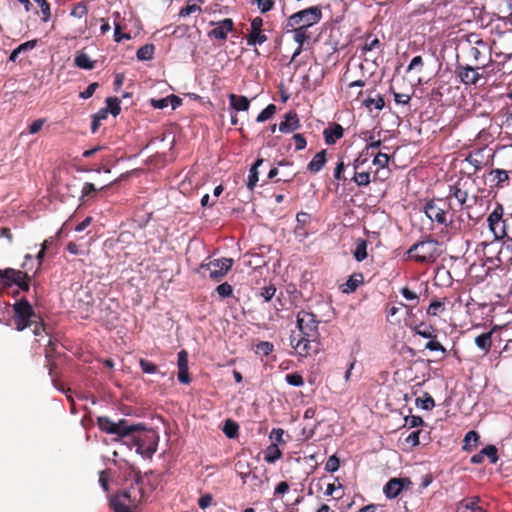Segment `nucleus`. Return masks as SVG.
Wrapping results in <instances>:
<instances>
[{
  "mask_svg": "<svg viewBox=\"0 0 512 512\" xmlns=\"http://www.w3.org/2000/svg\"><path fill=\"white\" fill-rule=\"evenodd\" d=\"M297 330L290 335V345L296 354L307 357L318 350V339L320 336L319 321L312 312L301 310L296 316Z\"/></svg>",
  "mask_w": 512,
  "mask_h": 512,
  "instance_id": "nucleus-1",
  "label": "nucleus"
},
{
  "mask_svg": "<svg viewBox=\"0 0 512 512\" xmlns=\"http://www.w3.org/2000/svg\"><path fill=\"white\" fill-rule=\"evenodd\" d=\"M467 42L466 55L471 64L491 69L494 61L492 59V48L489 43L474 34L468 37Z\"/></svg>",
  "mask_w": 512,
  "mask_h": 512,
  "instance_id": "nucleus-2",
  "label": "nucleus"
},
{
  "mask_svg": "<svg viewBox=\"0 0 512 512\" xmlns=\"http://www.w3.org/2000/svg\"><path fill=\"white\" fill-rule=\"evenodd\" d=\"M493 69L481 67L474 64H462L457 62L455 65V74L465 86H482L487 83Z\"/></svg>",
  "mask_w": 512,
  "mask_h": 512,
  "instance_id": "nucleus-3",
  "label": "nucleus"
},
{
  "mask_svg": "<svg viewBox=\"0 0 512 512\" xmlns=\"http://www.w3.org/2000/svg\"><path fill=\"white\" fill-rule=\"evenodd\" d=\"M451 209V203L447 199L434 198L426 202L424 212L426 216L439 225H443L450 229H459L456 227L455 222L451 219L448 220L447 214Z\"/></svg>",
  "mask_w": 512,
  "mask_h": 512,
  "instance_id": "nucleus-4",
  "label": "nucleus"
},
{
  "mask_svg": "<svg viewBox=\"0 0 512 512\" xmlns=\"http://www.w3.org/2000/svg\"><path fill=\"white\" fill-rule=\"evenodd\" d=\"M97 425L102 432L116 435V440L121 441L142 428L141 424H129L126 419H120L118 422H114L108 416L97 417Z\"/></svg>",
  "mask_w": 512,
  "mask_h": 512,
  "instance_id": "nucleus-5",
  "label": "nucleus"
},
{
  "mask_svg": "<svg viewBox=\"0 0 512 512\" xmlns=\"http://www.w3.org/2000/svg\"><path fill=\"white\" fill-rule=\"evenodd\" d=\"M437 240L426 238L413 244L406 252L409 259L417 263H433L440 255Z\"/></svg>",
  "mask_w": 512,
  "mask_h": 512,
  "instance_id": "nucleus-6",
  "label": "nucleus"
},
{
  "mask_svg": "<svg viewBox=\"0 0 512 512\" xmlns=\"http://www.w3.org/2000/svg\"><path fill=\"white\" fill-rule=\"evenodd\" d=\"M141 427L142 428L137 431L140 432L138 435L133 433L127 439L135 446L138 454L151 458L157 450L159 437L155 431L146 430L143 425H141Z\"/></svg>",
  "mask_w": 512,
  "mask_h": 512,
  "instance_id": "nucleus-7",
  "label": "nucleus"
},
{
  "mask_svg": "<svg viewBox=\"0 0 512 512\" xmlns=\"http://www.w3.org/2000/svg\"><path fill=\"white\" fill-rule=\"evenodd\" d=\"M143 497L140 489L133 485L129 489L120 491L110 499V507L114 512H135L137 504Z\"/></svg>",
  "mask_w": 512,
  "mask_h": 512,
  "instance_id": "nucleus-8",
  "label": "nucleus"
},
{
  "mask_svg": "<svg viewBox=\"0 0 512 512\" xmlns=\"http://www.w3.org/2000/svg\"><path fill=\"white\" fill-rule=\"evenodd\" d=\"M13 323L17 331H23L26 328L33 326L36 319H40L34 311L33 306L25 298L17 301L13 305Z\"/></svg>",
  "mask_w": 512,
  "mask_h": 512,
  "instance_id": "nucleus-9",
  "label": "nucleus"
},
{
  "mask_svg": "<svg viewBox=\"0 0 512 512\" xmlns=\"http://www.w3.org/2000/svg\"><path fill=\"white\" fill-rule=\"evenodd\" d=\"M322 19V10L319 6H311L292 14L286 23V27L303 26L309 29Z\"/></svg>",
  "mask_w": 512,
  "mask_h": 512,
  "instance_id": "nucleus-10",
  "label": "nucleus"
},
{
  "mask_svg": "<svg viewBox=\"0 0 512 512\" xmlns=\"http://www.w3.org/2000/svg\"><path fill=\"white\" fill-rule=\"evenodd\" d=\"M414 334L419 335L423 338L429 339L425 344V348L430 351H440L442 354H446V348L437 340V329L430 324L421 322L412 327Z\"/></svg>",
  "mask_w": 512,
  "mask_h": 512,
  "instance_id": "nucleus-11",
  "label": "nucleus"
},
{
  "mask_svg": "<svg viewBox=\"0 0 512 512\" xmlns=\"http://www.w3.org/2000/svg\"><path fill=\"white\" fill-rule=\"evenodd\" d=\"M232 265L233 260L231 258H221L201 264L200 269L209 271V278L219 282L231 270Z\"/></svg>",
  "mask_w": 512,
  "mask_h": 512,
  "instance_id": "nucleus-12",
  "label": "nucleus"
},
{
  "mask_svg": "<svg viewBox=\"0 0 512 512\" xmlns=\"http://www.w3.org/2000/svg\"><path fill=\"white\" fill-rule=\"evenodd\" d=\"M504 208L501 204H497L494 210L487 218L490 231L495 239H503L507 236L506 221L503 219Z\"/></svg>",
  "mask_w": 512,
  "mask_h": 512,
  "instance_id": "nucleus-13",
  "label": "nucleus"
},
{
  "mask_svg": "<svg viewBox=\"0 0 512 512\" xmlns=\"http://www.w3.org/2000/svg\"><path fill=\"white\" fill-rule=\"evenodd\" d=\"M467 182L458 180L454 185L450 186L449 194L447 199L455 198L462 209H470L477 201V196L472 197V201L469 199V191L467 188Z\"/></svg>",
  "mask_w": 512,
  "mask_h": 512,
  "instance_id": "nucleus-14",
  "label": "nucleus"
},
{
  "mask_svg": "<svg viewBox=\"0 0 512 512\" xmlns=\"http://www.w3.org/2000/svg\"><path fill=\"white\" fill-rule=\"evenodd\" d=\"M413 483L410 478H391L383 487V493L388 499L396 498L403 490L410 489Z\"/></svg>",
  "mask_w": 512,
  "mask_h": 512,
  "instance_id": "nucleus-15",
  "label": "nucleus"
},
{
  "mask_svg": "<svg viewBox=\"0 0 512 512\" xmlns=\"http://www.w3.org/2000/svg\"><path fill=\"white\" fill-rule=\"evenodd\" d=\"M251 31L246 37L248 46L262 45L267 41V35L263 32V19L255 17L251 20Z\"/></svg>",
  "mask_w": 512,
  "mask_h": 512,
  "instance_id": "nucleus-16",
  "label": "nucleus"
},
{
  "mask_svg": "<svg viewBox=\"0 0 512 512\" xmlns=\"http://www.w3.org/2000/svg\"><path fill=\"white\" fill-rule=\"evenodd\" d=\"M215 24L216 27L208 32L210 38L226 40L228 33L234 30V22L230 18H225Z\"/></svg>",
  "mask_w": 512,
  "mask_h": 512,
  "instance_id": "nucleus-17",
  "label": "nucleus"
},
{
  "mask_svg": "<svg viewBox=\"0 0 512 512\" xmlns=\"http://www.w3.org/2000/svg\"><path fill=\"white\" fill-rule=\"evenodd\" d=\"M287 32H293L294 41L298 44L297 49L295 50L291 61H293L298 55L301 54L303 50V45L306 41L310 39V34L308 32L307 28H304L303 26H296V27H286Z\"/></svg>",
  "mask_w": 512,
  "mask_h": 512,
  "instance_id": "nucleus-18",
  "label": "nucleus"
},
{
  "mask_svg": "<svg viewBox=\"0 0 512 512\" xmlns=\"http://www.w3.org/2000/svg\"><path fill=\"white\" fill-rule=\"evenodd\" d=\"M279 131L282 133H291L300 128V121L297 113L291 110L285 114V120L279 126Z\"/></svg>",
  "mask_w": 512,
  "mask_h": 512,
  "instance_id": "nucleus-19",
  "label": "nucleus"
},
{
  "mask_svg": "<svg viewBox=\"0 0 512 512\" xmlns=\"http://www.w3.org/2000/svg\"><path fill=\"white\" fill-rule=\"evenodd\" d=\"M344 135V129L340 124L334 123L323 131L325 143L327 145L335 144Z\"/></svg>",
  "mask_w": 512,
  "mask_h": 512,
  "instance_id": "nucleus-20",
  "label": "nucleus"
},
{
  "mask_svg": "<svg viewBox=\"0 0 512 512\" xmlns=\"http://www.w3.org/2000/svg\"><path fill=\"white\" fill-rule=\"evenodd\" d=\"M15 273L17 275L11 276L8 279L7 286H11L12 284L17 285L21 290L28 291L30 288V280L31 276L27 272H23L21 270H16Z\"/></svg>",
  "mask_w": 512,
  "mask_h": 512,
  "instance_id": "nucleus-21",
  "label": "nucleus"
},
{
  "mask_svg": "<svg viewBox=\"0 0 512 512\" xmlns=\"http://www.w3.org/2000/svg\"><path fill=\"white\" fill-rule=\"evenodd\" d=\"M480 499L478 497H472L463 499L457 506L456 512H485V510L479 505Z\"/></svg>",
  "mask_w": 512,
  "mask_h": 512,
  "instance_id": "nucleus-22",
  "label": "nucleus"
},
{
  "mask_svg": "<svg viewBox=\"0 0 512 512\" xmlns=\"http://www.w3.org/2000/svg\"><path fill=\"white\" fill-rule=\"evenodd\" d=\"M229 106L235 111H248L250 108V100L243 95L229 94Z\"/></svg>",
  "mask_w": 512,
  "mask_h": 512,
  "instance_id": "nucleus-23",
  "label": "nucleus"
},
{
  "mask_svg": "<svg viewBox=\"0 0 512 512\" xmlns=\"http://www.w3.org/2000/svg\"><path fill=\"white\" fill-rule=\"evenodd\" d=\"M327 151L325 149L319 151L315 154L312 160L307 165V170L313 174L320 172L325 166Z\"/></svg>",
  "mask_w": 512,
  "mask_h": 512,
  "instance_id": "nucleus-24",
  "label": "nucleus"
},
{
  "mask_svg": "<svg viewBox=\"0 0 512 512\" xmlns=\"http://www.w3.org/2000/svg\"><path fill=\"white\" fill-rule=\"evenodd\" d=\"M363 275L362 273H354L352 274L348 280L341 285L342 292L344 293H353L357 290V288L363 284Z\"/></svg>",
  "mask_w": 512,
  "mask_h": 512,
  "instance_id": "nucleus-25",
  "label": "nucleus"
},
{
  "mask_svg": "<svg viewBox=\"0 0 512 512\" xmlns=\"http://www.w3.org/2000/svg\"><path fill=\"white\" fill-rule=\"evenodd\" d=\"M96 61L91 60L90 57L83 51L77 52L74 58V64L76 67L85 70H92L95 68Z\"/></svg>",
  "mask_w": 512,
  "mask_h": 512,
  "instance_id": "nucleus-26",
  "label": "nucleus"
},
{
  "mask_svg": "<svg viewBox=\"0 0 512 512\" xmlns=\"http://www.w3.org/2000/svg\"><path fill=\"white\" fill-rule=\"evenodd\" d=\"M479 439L480 436L476 431L471 430L467 432L463 440V450L471 452L473 449L477 448Z\"/></svg>",
  "mask_w": 512,
  "mask_h": 512,
  "instance_id": "nucleus-27",
  "label": "nucleus"
},
{
  "mask_svg": "<svg viewBox=\"0 0 512 512\" xmlns=\"http://www.w3.org/2000/svg\"><path fill=\"white\" fill-rule=\"evenodd\" d=\"M282 457V451L279 449L277 443H271L264 452V460L267 463L273 464Z\"/></svg>",
  "mask_w": 512,
  "mask_h": 512,
  "instance_id": "nucleus-28",
  "label": "nucleus"
},
{
  "mask_svg": "<svg viewBox=\"0 0 512 512\" xmlns=\"http://www.w3.org/2000/svg\"><path fill=\"white\" fill-rule=\"evenodd\" d=\"M492 331L482 333L478 335L475 338V344L476 346L484 351L485 353H488L492 346Z\"/></svg>",
  "mask_w": 512,
  "mask_h": 512,
  "instance_id": "nucleus-29",
  "label": "nucleus"
},
{
  "mask_svg": "<svg viewBox=\"0 0 512 512\" xmlns=\"http://www.w3.org/2000/svg\"><path fill=\"white\" fill-rule=\"evenodd\" d=\"M263 161L264 160L262 158H258L250 168L249 176H248V180H247V188L250 191H253V189L255 188V186L258 182V174H259L258 167L262 165Z\"/></svg>",
  "mask_w": 512,
  "mask_h": 512,
  "instance_id": "nucleus-30",
  "label": "nucleus"
},
{
  "mask_svg": "<svg viewBox=\"0 0 512 512\" xmlns=\"http://www.w3.org/2000/svg\"><path fill=\"white\" fill-rule=\"evenodd\" d=\"M352 181H354L358 187H366L372 181L371 174L368 171H354Z\"/></svg>",
  "mask_w": 512,
  "mask_h": 512,
  "instance_id": "nucleus-31",
  "label": "nucleus"
},
{
  "mask_svg": "<svg viewBox=\"0 0 512 512\" xmlns=\"http://www.w3.org/2000/svg\"><path fill=\"white\" fill-rule=\"evenodd\" d=\"M155 46L153 44H145L137 50V58L141 61H148L153 59Z\"/></svg>",
  "mask_w": 512,
  "mask_h": 512,
  "instance_id": "nucleus-32",
  "label": "nucleus"
},
{
  "mask_svg": "<svg viewBox=\"0 0 512 512\" xmlns=\"http://www.w3.org/2000/svg\"><path fill=\"white\" fill-rule=\"evenodd\" d=\"M354 258L361 262L367 258V241L364 239H357L354 250Z\"/></svg>",
  "mask_w": 512,
  "mask_h": 512,
  "instance_id": "nucleus-33",
  "label": "nucleus"
},
{
  "mask_svg": "<svg viewBox=\"0 0 512 512\" xmlns=\"http://www.w3.org/2000/svg\"><path fill=\"white\" fill-rule=\"evenodd\" d=\"M40 9L41 21L47 23L51 19V5L47 0H34Z\"/></svg>",
  "mask_w": 512,
  "mask_h": 512,
  "instance_id": "nucleus-34",
  "label": "nucleus"
},
{
  "mask_svg": "<svg viewBox=\"0 0 512 512\" xmlns=\"http://www.w3.org/2000/svg\"><path fill=\"white\" fill-rule=\"evenodd\" d=\"M223 433L230 439L235 438L238 435L239 425L231 420L227 419L223 426Z\"/></svg>",
  "mask_w": 512,
  "mask_h": 512,
  "instance_id": "nucleus-35",
  "label": "nucleus"
},
{
  "mask_svg": "<svg viewBox=\"0 0 512 512\" xmlns=\"http://www.w3.org/2000/svg\"><path fill=\"white\" fill-rule=\"evenodd\" d=\"M445 311V303L441 300H432L429 304L426 313L430 316H438Z\"/></svg>",
  "mask_w": 512,
  "mask_h": 512,
  "instance_id": "nucleus-36",
  "label": "nucleus"
},
{
  "mask_svg": "<svg viewBox=\"0 0 512 512\" xmlns=\"http://www.w3.org/2000/svg\"><path fill=\"white\" fill-rule=\"evenodd\" d=\"M201 12V6L194 2V0H190L187 2L186 6L183 7L180 10L179 15L181 17H187L194 13H200Z\"/></svg>",
  "mask_w": 512,
  "mask_h": 512,
  "instance_id": "nucleus-37",
  "label": "nucleus"
},
{
  "mask_svg": "<svg viewBox=\"0 0 512 512\" xmlns=\"http://www.w3.org/2000/svg\"><path fill=\"white\" fill-rule=\"evenodd\" d=\"M276 105L275 104H269L265 109H263L257 116L256 121L257 122H265L266 120L272 118L274 114L276 113Z\"/></svg>",
  "mask_w": 512,
  "mask_h": 512,
  "instance_id": "nucleus-38",
  "label": "nucleus"
},
{
  "mask_svg": "<svg viewBox=\"0 0 512 512\" xmlns=\"http://www.w3.org/2000/svg\"><path fill=\"white\" fill-rule=\"evenodd\" d=\"M366 108L371 109L374 106L377 110H382L385 106L384 98L381 95H377V98H367L363 101Z\"/></svg>",
  "mask_w": 512,
  "mask_h": 512,
  "instance_id": "nucleus-39",
  "label": "nucleus"
},
{
  "mask_svg": "<svg viewBox=\"0 0 512 512\" xmlns=\"http://www.w3.org/2000/svg\"><path fill=\"white\" fill-rule=\"evenodd\" d=\"M107 107L105 109L108 110L113 116H117L120 111V101L117 97H108L106 99Z\"/></svg>",
  "mask_w": 512,
  "mask_h": 512,
  "instance_id": "nucleus-40",
  "label": "nucleus"
},
{
  "mask_svg": "<svg viewBox=\"0 0 512 512\" xmlns=\"http://www.w3.org/2000/svg\"><path fill=\"white\" fill-rule=\"evenodd\" d=\"M88 14V7L85 2H78L74 4L70 15L76 18L85 17Z\"/></svg>",
  "mask_w": 512,
  "mask_h": 512,
  "instance_id": "nucleus-41",
  "label": "nucleus"
},
{
  "mask_svg": "<svg viewBox=\"0 0 512 512\" xmlns=\"http://www.w3.org/2000/svg\"><path fill=\"white\" fill-rule=\"evenodd\" d=\"M416 404L424 410H432L435 406V401L430 394L425 393L424 399H416Z\"/></svg>",
  "mask_w": 512,
  "mask_h": 512,
  "instance_id": "nucleus-42",
  "label": "nucleus"
},
{
  "mask_svg": "<svg viewBox=\"0 0 512 512\" xmlns=\"http://www.w3.org/2000/svg\"><path fill=\"white\" fill-rule=\"evenodd\" d=\"M480 452L484 458L488 457L491 463L495 464L498 461L497 448L494 445H487Z\"/></svg>",
  "mask_w": 512,
  "mask_h": 512,
  "instance_id": "nucleus-43",
  "label": "nucleus"
},
{
  "mask_svg": "<svg viewBox=\"0 0 512 512\" xmlns=\"http://www.w3.org/2000/svg\"><path fill=\"white\" fill-rule=\"evenodd\" d=\"M286 382L291 386L300 387L304 385V379L300 373H289L285 376Z\"/></svg>",
  "mask_w": 512,
  "mask_h": 512,
  "instance_id": "nucleus-44",
  "label": "nucleus"
},
{
  "mask_svg": "<svg viewBox=\"0 0 512 512\" xmlns=\"http://www.w3.org/2000/svg\"><path fill=\"white\" fill-rule=\"evenodd\" d=\"M274 349L272 343L268 341H261L256 345V353L263 356H268Z\"/></svg>",
  "mask_w": 512,
  "mask_h": 512,
  "instance_id": "nucleus-45",
  "label": "nucleus"
},
{
  "mask_svg": "<svg viewBox=\"0 0 512 512\" xmlns=\"http://www.w3.org/2000/svg\"><path fill=\"white\" fill-rule=\"evenodd\" d=\"M97 191L98 189L94 186L93 183L86 182L82 188L81 199L85 201V198H93Z\"/></svg>",
  "mask_w": 512,
  "mask_h": 512,
  "instance_id": "nucleus-46",
  "label": "nucleus"
},
{
  "mask_svg": "<svg viewBox=\"0 0 512 512\" xmlns=\"http://www.w3.org/2000/svg\"><path fill=\"white\" fill-rule=\"evenodd\" d=\"M344 171H345V164H344L343 161H339L336 164V167H335L334 172H333L334 179L337 180V181H342L343 183H346V181L348 179L344 175Z\"/></svg>",
  "mask_w": 512,
  "mask_h": 512,
  "instance_id": "nucleus-47",
  "label": "nucleus"
},
{
  "mask_svg": "<svg viewBox=\"0 0 512 512\" xmlns=\"http://www.w3.org/2000/svg\"><path fill=\"white\" fill-rule=\"evenodd\" d=\"M340 467V460L336 455L330 456L325 463V470L327 472H336Z\"/></svg>",
  "mask_w": 512,
  "mask_h": 512,
  "instance_id": "nucleus-48",
  "label": "nucleus"
},
{
  "mask_svg": "<svg viewBox=\"0 0 512 512\" xmlns=\"http://www.w3.org/2000/svg\"><path fill=\"white\" fill-rule=\"evenodd\" d=\"M389 161L390 157L388 154L378 152L373 159V164L380 168H386L388 166Z\"/></svg>",
  "mask_w": 512,
  "mask_h": 512,
  "instance_id": "nucleus-49",
  "label": "nucleus"
},
{
  "mask_svg": "<svg viewBox=\"0 0 512 512\" xmlns=\"http://www.w3.org/2000/svg\"><path fill=\"white\" fill-rule=\"evenodd\" d=\"M216 291L221 298L231 297L233 294V288L227 282H224V283L218 285L216 288Z\"/></svg>",
  "mask_w": 512,
  "mask_h": 512,
  "instance_id": "nucleus-50",
  "label": "nucleus"
},
{
  "mask_svg": "<svg viewBox=\"0 0 512 512\" xmlns=\"http://www.w3.org/2000/svg\"><path fill=\"white\" fill-rule=\"evenodd\" d=\"M139 365L144 373L153 374L157 372V366L147 359L141 358Z\"/></svg>",
  "mask_w": 512,
  "mask_h": 512,
  "instance_id": "nucleus-51",
  "label": "nucleus"
},
{
  "mask_svg": "<svg viewBox=\"0 0 512 512\" xmlns=\"http://www.w3.org/2000/svg\"><path fill=\"white\" fill-rule=\"evenodd\" d=\"M490 174L494 175V179L497 181V186H501L502 183L509 179L508 172L503 169H494Z\"/></svg>",
  "mask_w": 512,
  "mask_h": 512,
  "instance_id": "nucleus-52",
  "label": "nucleus"
},
{
  "mask_svg": "<svg viewBox=\"0 0 512 512\" xmlns=\"http://www.w3.org/2000/svg\"><path fill=\"white\" fill-rule=\"evenodd\" d=\"M424 424V420L420 416L411 415L405 417V425L409 428L418 427Z\"/></svg>",
  "mask_w": 512,
  "mask_h": 512,
  "instance_id": "nucleus-53",
  "label": "nucleus"
},
{
  "mask_svg": "<svg viewBox=\"0 0 512 512\" xmlns=\"http://www.w3.org/2000/svg\"><path fill=\"white\" fill-rule=\"evenodd\" d=\"M258 9L261 13H267L268 11L272 10L274 7V1L273 0H255Z\"/></svg>",
  "mask_w": 512,
  "mask_h": 512,
  "instance_id": "nucleus-54",
  "label": "nucleus"
},
{
  "mask_svg": "<svg viewBox=\"0 0 512 512\" xmlns=\"http://www.w3.org/2000/svg\"><path fill=\"white\" fill-rule=\"evenodd\" d=\"M276 293V288L274 285H269L261 288L260 295L264 298L265 301H270Z\"/></svg>",
  "mask_w": 512,
  "mask_h": 512,
  "instance_id": "nucleus-55",
  "label": "nucleus"
},
{
  "mask_svg": "<svg viewBox=\"0 0 512 512\" xmlns=\"http://www.w3.org/2000/svg\"><path fill=\"white\" fill-rule=\"evenodd\" d=\"M420 434L421 430L413 431L406 437L405 442L411 447L418 446L420 444Z\"/></svg>",
  "mask_w": 512,
  "mask_h": 512,
  "instance_id": "nucleus-56",
  "label": "nucleus"
},
{
  "mask_svg": "<svg viewBox=\"0 0 512 512\" xmlns=\"http://www.w3.org/2000/svg\"><path fill=\"white\" fill-rule=\"evenodd\" d=\"M14 275H17V273H15V269L13 268L0 270V285L3 284L4 286H7L8 279Z\"/></svg>",
  "mask_w": 512,
  "mask_h": 512,
  "instance_id": "nucleus-57",
  "label": "nucleus"
},
{
  "mask_svg": "<svg viewBox=\"0 0 512 512\" xmlns=\"http://www.w3.org/2000/svg\"><path fill=\"white\" fill-rule=\"evenodd\" d=\"M150 104L155 109H164L169 106L168 96L161 99H150Z\"/></svg>",
  "mask_w": 512,
  "mask_h": 512,
  "instance_id": "nucleus-58",
  "label": "nucleus"
},
{
  "mask_svg": "<svg viewBox=\"0 0 512 512\" xmlns=\"http://www.w3.org/2000/svg\"><path fill=\"white\" fill-rule=\"evenodd\" d=\"M400 292H401L402 296L408 301H416V303H417L419 300V296L417 295V293L410 290L408 287H403L400 290Z\"/></svg>",
  "mask_w": 512,
  "mask_h": 512,
  "instance_id": "nucleus-59",
  "label": "nucleus"
},
{
  "mask_svg": "<svg viewBox=\"0 0 512 512\" xmlns=\"http://www.w3.org/2000/svg\"><path fill=\"white\" fill-rule=\"evenodd\" d=\"M284 430L282 428H273L270 433V439L275 441L274 443H284L283 440Z\"/></svg>",
  "mask_w": 512,
  "mask_h": 512,
  "instance_id": "nucleus-60",
  "label": "nucleus"
},
{
  "mask_svg": "<svg viewBox=\"0 0 512 512\" xmlns=\"http://www.w3.org/2000/svg\"><path fill=\"white\" fill-rule=\"evenodd\" d=\"M465 160L474 167V173L482 169V161L477 158V155L470 154Z\"/></svg>",
  "mask_w": 512,
  "mask_h": 512,
  "instance_id": "nucleus-61",
  "label": "nucleus"
},
{
  "mask_svg": "<svg viewBox=\"0 0 512 512\" xmlns=\"http://www.w3.org/2000/svg\"><path fill=\"white\" fill-rule=\"evenodd\" d=\"M293 139L295 141V149L296 151H300L305 149L307 145V141L302 134H294Z\"/></svg>",
  "mask_w": 512,
  "mask_h": 512,
  "instance_id": "nucleus-62",
  "label": "nucleus"
},
{
  "mask_svg": "<svg viewBox=\"0 0 512 512\" xmlns=\"http://www.w3.org/2000/svg\"><path fill=\"white\" fill-rule=\"evenodd\" d=\"M212 501H213L212 495L207 493V494L202 495L198 499V505L201 509H206L212 504Z\"/></svg>",
  "mask_w": 512,
  "mask_h": 512,
  "instance_id": "nucleus-63",
  "label": "nucleus"
},
{
  "mask_svg": "<svg viewBox=\"0 0 512 512\" xmlns=\"http://www.w3.org/2000/svg\"><path fill=\"white\" fill-rule=\"evenodd\" d=\"M44 123H45V119H37V120L33 121L28 127L29 133L30 134L38 133L42 129Z\"/></svg>",
  "mask_w": 512,
  "mask_h": 512,
  "instance_id": "nucleus-64",
  "label": "nucleus"
}]
</instances>
